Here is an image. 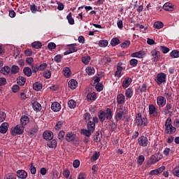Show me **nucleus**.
Wrapping results in <instances>:
<instances>
[{"instance_id": "f257e3e1", "label": "nucleus", "mask_w": 179, "mask_h": 179, "mask_svg": "<svg viewBox=\"0 0 179 179\" xmlns=\"http://www.w3.org/2000/svg\"><path fill=\"white\" fill-rule=\"evenodd\" d=\"M128 114V110H127V108L124 106H120V108L116 111L115 115V121H121L123 118L126 119V121H129V116L127 115Z\"/></svg>"}, {"instance_id": "f03ea898", "label": "nucleus", "mask_w": 179, "mask_h": 179, "mask_svg": "<svg viewBox=\"0 0 179 179\" xmlns=\"http://www.w3.org/2000/svg\"><path fill=\"white\" fill-rule=\"evenodd\" d=\"M155 80L158 86L164 85L167 82V75L164 73H159L155 78Z\"/></svg>"}, {"instance_id": "7ed1b4c3", "label": "nucleus", "mask_w": 179, "mask_h": 179, "mask_svg": "<svg viewBox=\"0 0 179 179\" xmlns=\"http://www.w3.org/2000/svg\"><path fill=\"white\" fill-rule=\"evenodd\" d=\"M136 124L137 127H147L148 119L146 117L142 118V115L141 113H138L136 117Z\"/></svg>"}, {"instance_id": "20e7f679", "label": "nucleus", "mask_w": 179, "mask_h": 179, "mask_svg": "<svg viewBox=\"0 0 179 179\" xmlns=\"http://www.w3.org/2000/svg\"><path fill=\"white\" fill-rule=\"evenodd\" d=\"M23 132H24V127L20 124H17L11 129V134H13V136L16 135H22Z\"/></svg>"}, {"instance_id": "39448f33", "label": "nucleus", "mask_w": 179, "mask_h": 179, "mask_svg": "<svg viewBox=\"0 0 179 179\" xmlns=\"http://www.w3.org/2000/svg\"><path fill=\"white\" fill-rule=\"evenodd\" d=\"M174 110V107H173V104L171 103H167L165 105V108L162 110L163 114H173V110Z\"/></svg>"}, {"instance_id": "423d86ee", "label": "nucleus", "mask_w": 179, "mask_h": 179, "mask_svg": "<svg viewBox=\"0 0 179 179\" xmlns=\"http://www.w3.org/2000/svg\"><path fill=\"white\" fill-rule=\"evenodd\" d=\"M138 141L139 146L146 147L149 144V140L148 139V137L145 136L139 137Z\"/></svg>"}, {"instance_id": "0eeeda50", "label": "nucleus", "mask_w": 179, "mask_h": 179, "mask_svg": "<svg viewBox=\"0 0 179 179\" xmlns=\"http://www.w3.org/2000/svg\"><path fill=\"white\" fill-rule=\"evenodd\" d=\"M117 104L122 106L125 104V95L124 94H119L116 98Z\"/></svg>"}, {"instance_id": "6e6552de", "label": "nucleus", "mask_w": 179, "mask_h": 179, "mask_svg": "<svg viewBox=\"0 0 179 179\" xmlns=\"http://www.w3.org/2000/svg\"><path fill=\"white\" fill-rule=\"evenodd\" d=\"M166 100L163 96H159L157 97V104L159 107H164L166 106Z\"/></svg>"}, {"instance_id": "1a4fd4ad", "label": "nucleus", "mask_w": 179, "mask_h": 179, "mask_svg": "<svg viewBox=\"0 0 179 179\" xmlns=\"http://www.w3.org/2000/svg\"><path fill=\"white\" fill-rule=\"evenodd\" d=\"M17 176L18 177V178H21V179L27 178V172H26V171L22 169L19 170L17 171Z\"/></svg>"}, {"instance_id": "9d476101", "label": "nucleus", "mask_w": 179, "mask_h": 179, "mask_svg": "<svg viewBox=\"0 0 179 179\" xmlns=\"http://www.w3.org/2000/svg\"><path fill=\"white\" fill-rule=\"evenodd\" d=\"M122 66H121V64H117L116 71L115 72V76L116 78H121V76H122Z\"/></svg>"}, {"instance_id": "9b49d317", "label": "nucleus", "mask_w": 179, "mask_h": 179, "mask_svg": "<svg viewBox=\"0 0 179 179\" xmlns=\"http://www.w3.org/2000/svg\"><path fill=\"white\" fill-rule=\"evenodd\" d=\"M51 109L52 111H55V113H58L61 110V104L58 102H53L51 105Z\"/></svg>"}, {"instance_id": "f8f14e48", "label": "nucleus", "mask_w": 179, "mask_h": 179, "mask_svg": "<svg viewBox=\"0 0 179 179\" xmlns=\"http://www.w3.org/2000/svg\"><path fill=\"white\" fill-rule=\"evenodd\" d=\"M43 138L46 141H51L54 138V134L50 131H46L43 133Z\"/></svg>"}, {"instance_id": "ddd939ff", "label": "nucleus", "mask_w": 179, "mask_h": 179, "mask_svg": "<svg viewBox=\"0 0 179 179\" xmlns=\"http://www.w3.org/2000/svg\"><path fill=\"white\" fill-rule=\"evenodd\" d=\"M97 99V96L96 95V92H90L87 94V101H95Z\"/></svg>"}, {"instance_id": "4468645a", "label": "nucleus", "mask_w": 179, "mask_h": 179, "mask_svg": "<svg viewBox=\"0 0 179 179\" xmlns=\"http://www.w3.org/2000/svg\"><path fill=\"white\" fill-rule=\"evenodd\" d=\"M131 57H132V58H143V57H145V52L138 51L134 52L131 55Z\"/></svg>"}, {"instance_id": "2eb2a0df", "label": "nucleus", "mask_w": 179, "mask_h": 179, "mask_svg": "<svg viewBox=\"0 0 179 179\" xmlns=\"http://www.w3.org/2000/svg\"><path fill=\"white\" fill-rule=\"evenodd\" d=\"M132 83V79L131 78H126L122 82V87L123 89H127V87H129V85Z\"/></svg>"}, {"instance_id": "dca6fc26", "label": "nucleus", "mask_w": 179, "mask_h": 179, "mask_svg": "<svg viewBox=\"0 0 179 179\" xmlns=\"http://www.w3.org/2000/svg\"><path fill=\"white\" fill-rule=\"evenodd\" d=\"M98 117L101 122H104L106 121V112L103 110H101L98 113Z\"/></svg>"}, {"instance_id": "f3484780", "label": "nucleus", "mask_w": 179, "mask_h": 179, "mask_svg": "<svg viewBox=\"0 0 179 179\" xmlns=\"http://www.w3.org/2000/svg\"><path fill=\"white\" fill-rule=\"evenodd\" d=\"M8 122H3L0 126V132L1 134H6L8 132Z\"/></svg>"}, {"instance_id": "a211bd4d", "label": "nucleus", "mask_w": 179, "mask_h": 179, "mask_svg": "<svg viewBox=\"0 0 179 179\" xmlns=\"http://www.w3.org/2000/svg\"><path fill=\"white\" fill-rule=\"evenodd\" d=\"M151 54L152 57V61H154V62H157V61H159V51L154 50L151 52Z\"/></svg>"}, {"instance_id": "6ab92c4d", "label": "nucleus", "mask_w": 179, "mask_h": 179, "mask_svg": "<svg viewBox=\"0 0 179 179\" xmlns=\"http://www.w3.org/2000/svg\"><path fill=\"white\" fill-rule=\"evenodd\" d=\"M166 133L169 135H173V134H176V127L171 126H168V127H166L165 129Z\"/></svg>"}, {"instance_id": "aec40b11", "label": "nucleus", "mask_w": 179, "mask_h": 179, "mask_svg": "<svg viewBox=\"0 0 179 179\" xmlns=\"http://www.w3.org/2000/svg\"><path fill=\"white\" fill-rule=\"evenodd\" d=\"M163 9L164 10H167L168 12H171V11L174 10V7L173 6L172 3H166L163 6Z\"/></svg>"}, {"instance_id": "412c9836", "label": "nucleus", "mask_w": 179, "mask_h": 179, "mask_svg": "<svg viewBox=\"0 0 179 179\" xmlns=\"http://www.w3.org/2000/svg\"><path fill=\"white\" fill-rule=\"evenodd\" d=\"M78 87V81L76 80H71L69 81V87L73 90L74 89H76Z\"/></svg>"}, {"instance_id": "4be33fe9", "label": "nucleus", "mask_w": 179, "mask_h": 179, "mask_svg": "<svg viewBox=\"0 0 179 179\" xmlns=\"http://www.w3.org/2000/svg\"><path fill=\"white\" fill-rule=\"evenodd\" d=\"M105 116L106 120H112L113 118V110H111V109L110 108H106V111H105Z\"/></svg>"}, {"instance_id": "5701e85b", "label": "nucleus", "mask_w": 179, "mask_h": 179, "mask_svg": "<svg viewBox=\"0 0 179 179\" xmlns=\"http://www.w3.org/2000/svg\"><path fill=\"white\" fill-rule=\"evenodd\" d=\"M20 123L21 127H23L24 128L25 125H27L29 124V117L27 116H23L20 119Z\"/></svg>"}, {"instance_id": "b1692460", "label": "nucleus", "mask_w": 179, "mask_h": 179, "mask_svg": "<svg viewBox=\"0 0 179 179\" xmlns=\"http://www.w3.org/2000/svg\"><path fill=\"white\" fill-rule=\"evenodd\" d=\"M87 129L94 132V129H96V124H94V123H93V122L92 121H89L87 124Z\"/></svg>"}, {"instance_id": "393cba45", "label": "nucleus", "mask_w": 179, "mask_h": 179, "mask_svg": "<svg viewBox=\"0 0 179 179\" xmlns=\"http://www.w3.org/2000/svg\"><path fill=\"white\" fill-rule=\"evenodd\" d=\"M76 135L73 133H68L66 135V141H68V142H72L73 141H75Z\"/></svg>"}, {"instance_id": "a878e982", "label": "nucleus", "mask_w": 179, "mask_h": 179, "mask_svg": "<svg viewBox=\"0 0 179 179\" xmlns=\"http://www.w3.org/2000/svg\"><path fill=\"white\" fill-rule=\"evenodd\" d=\"M125 96L127 99H131L134 96V90L131 88H128L125 91Z\"/></svg>"}, {"instance_id": "bb28decb", "label": "nucleus", "mask_w": 179, "mask_h": 179, "mask_svg": "<svg viewBox=\"0 0 179 179\" xmlns=\"http://www.w3.org/2000/svg\"><path fill=\"white\" fill-rule=\"evenodd\" d=\"M32 108L34 111H40V110H41V104L37 101H35L32 103Z\"/></svg>"}, {"instance_id": "cd10ccee", "label": "nucleus", "mask_w": 179, "mask_h": 179, "mask_svg": "<svg viewBox=\"0 0 179 179\" xmlns=\"http://www.w3.org/2000/svg\"><path fill=\"white\" fill-rule=\"evenodd\" d=\"M17 85H19L20 86H24V83H26V78L23 76H20L17 79Z\"/></svg>"}, {"instance_id": "c85d7f7f", "label": "nucleus", "mask_w": 179, "mask_h": 179, "mask_svg": "<svg viewBox=\"0 0 179 179\" xmlns=\"http://www.w3.org/2000/svg\"><path fill=\"white\" fill-rule=\"evenodd\" d=\"M63 75L65 76V78H70L71 77V69L69 67H65L63 69Z\"/></svg>"}, {"instance_id": "c756f323", "label": "nucleus", "mask_w": 179, "mask_h": 179, "mask_svg": "<svg viewBox=\"0 0 179 179\" xmlns=\"http://www.w3.org/2000/svg\"><path fill=\"white\" fill-rule=\"evenodd\" d=\"M1 73H3V75H9L10 73V67L8 66L3 67L1 70Z\"/></svg>"}, {"instance_id": "7c9ffc66", "label": "nucleus", "mask_w": 179, "mask_h": 179, "mask_svg": "<svg viewBox=\"0 0 179 179\" xmlns=\"http://www.w3.org/2000/svg\"><path fill=\"white\" fill-rule=\"evenodd\" d=\"M23 72H24V74L28 77L31 76L33 73L31 71V69H30V67H24L23 69Z\"/></svg>"}, {"instance_id": "2f4dec72", "label": "nucleus", "mask_w": 179, "mask_h": 179, "mask_svg": "<svg viewBox=\"0 0 179 179\" xmlns=\"http://www.w3.org/2000/svg\"><path fill=\"white\" fill-rule=\"evenodd\" d=\"M149 114L150 115H153L156 113V106L153 104H150L148 106Z\"/></svg>"}, {"instance_id": "473e14b6", "label": "nucleus", "mask_w": 179, "mask_h": 179, "mask_svg": "<svg viewBox=\"0 0 179 179\" xmlns=\"http://www.w3.org/2000/svg\"><path fill=\"white\" fill-rule=\"evenodd\" d=\"M81 134H83V135H85V136L89 138V136H90V135L93 134V132L89 130V129H81Z\"/></svg>"}, {"instance_id": "72a5a7b5", "label": "nucleus", "mask_w": 179, "mask_h": 179, "mask_svg": "<svg viewBox=\"0 0 179 179\" xmlns=\"http://www.w3.org/2000/svg\"><path fill=\"white\" fill-rule=\"evenodd\" d=\"M33 88L36 91V92H40L41 89H43V85L41 83L36 82L34 83Z\"/></svg>"}, {"instance_id": "f704fd0d", "label": "nucleus", "mask_w": 179, "mask_h": 179, "mask_svg": "<svg viewBox=\"0 0 179 179\" xmlns=\"http://www.w3.org/2000/svg\"><path fill=\"white\" fill-rule=\"evenodd\" d=\"M85 72L86 73H87V75L92 76V75H94L95 70L94 67L88 66L86 68Z\"/></svg>"}, {"instance_id": "c9c22d12", "label": "nucleus", "mask_w": 179, "mask_h": 179, "mask_svg": "<svg viewBox=\"0 0 179 179\" xmlns=\"http://www.w3.org/2000/svg\"><path fill=\"white\" fill-rule=\"evenodd\" d=\"M48 146L49 148H57V141L56 140H49V141H48Z\"/></svg>"}, {"instance_id": "e433bc0d", "label": "nucleus", "mask_w": 179, "mask_h": 179, "mask_svg": "<svg viewBox=\"0 0 179 179\" xmlns=\"http://www.w3.org/2000/svg\"><path fill=\"white\" fill-rule=\"evenodd\" d=\"M31 47L38 50L41 47H43V44L40 41H35L31 43Z\"/></svg>"}, {"instance_id": "4c0bfd02", "label": "nucleus", "mask_w": 179, "mask_h": 179, "mask_svg": "<svg viewBox=\"0 0 179 179\" xmlns=\"http://www.w3.org/2000/svg\"><path fill=\"white\" fill-rule=\"evenodd\" d=\"M76 47V43L69 45V51H70L71 54L72 52H76V51H78V48Z\"/></svg>"}, {"instance_id": "58836bf2", "label": "nucleus", "mask_w": 179, "mask_h": 179, "mask_svg": "<svg viewBox=\"0 0 179 179\" xmlns=\"http://www.w3.org/2000/svg\"><path fill=\"white\" fill-rule=\"evenodd\" d=\"M82 62L85 64V65H88L89 62H90V56L85 55L82 57Z\"/></svg>"}, {"instance_id": "ea45409f", "label": "nucleus", "mask_w": 179, "mask_h": 179, "mask_svg": "<svg viewBox=\"0 0 179 179\" xmlns=\"http://www.w3.org/2000/svg\"><path fill=\"white\" fill-rule=\"evenodd\" d=\"M37 131H38V129L36 127L31 129L28 132L29 136H34V135L37 134Z\"/></svg>"}, {"instance_id": "a19ab883", "label": "nucleus", "mask_w": 179, "mask_h": 179, "mask_svg": "<svg viewBox=\"0 0 179 179\" xmlns=\"http://www.w3.org/2000/svg\"><path fill=\"white\" fill-rule=\"evenodd\" d=\"M68 106L69 108H75L76 107V101L73 99H71L68 101Z\"/></svg>"}, {"instance_id": "79ce46f5", "label": "nucleus", "mask_w": 179, "mask_h": 179, "mask_svg": "<svg viewBox=\"0 0 179 179\" xmlns=\"http://www.w3.org/2000/svg\"><path fill=\"white\" fill-rule=\"evenodd\" d=\"M120 44V39L118 38H113L110 41V45L112 47H115V45H118Z\"/></svg>"}, {"instance_id": "37998d69", "label": "nucleus", "mask_w": 179, "mask_h": 179, "mask_svg": "<svg viewBox=\"0 0 179 179\" xmlns=\"http://www.w3.org/2000/svg\"><path fill=\"white\" fill-rule=\"evenodd\" d=\"M172 174L175 177H178L179 178V166H176L173 171H172Z\"/></svg>"}, {"instance_id": "c03bdc74", "label": "nucleus", "mask_w": 179, "mask_h": 179, "mask_svg": "<svg viewBox=\"0 0 179 179\" xmlns=\"http://www.w3.org/2000/svg\"><path fill=\"white\" fill-rule=\"evenodd\" d=\"M170 55L171 58H179V51L178 50H173L171 53Z\"/></svg>"}, {"instance_id": "a18cd8bd", "label": "nucleus", "mask_w": 179, "mask_h": 179, "mask_svg": "<svg viewBox=\"0 0 179 179\" xmlns=\"http://www.w3.org/2000/svg\"><path fill=\"white\" fill-rule=\"evenodd\" d=\"M99 45L102 48L107 47L108 45V41L107 40H101L99 42Z\"/></svg>"}, {"instance_id": "49530a36", "label": "nucleus", "mask_w": 179, "mask_h": 179, "mask_svg": "<svg viewBox=\"0 0 179 179\" xmlns=\"http://www.w3.org/2000/svg\"><path fill=\"white\" fill-rule=\"evenodd\" d=\"M19 66L13 65L10 69L11 73L15 75V73H17L19 72Z\"/></svg>"}, {"instance_id": "de8ad7c7", "label": "nucleus", "mask_w": 179, "mask_h": 179, "mask_svg": "<svg viewBox=\"0 0 179 179\" xmlns=\"http://www.w3.org/2000/svg\"><path fill=\"white\" fill-rule=\"evenodd\" d=\"M101 138H102L101 134H100V133H99V132H96L95 134V136L94 138V141L95 142H100V141H101Z\"/></svg>"}, {"instance_id": "09e8293b", "label": "nucleus", "mask_w": 179, "mask_h": 179, "mask_svg": "<svg viewBox=\"0 0 179 179\" xmlns=\"http://www.w3.org/2000/svg\"><path fill=\"white\" fill-rule=\"evenodd\" d=\"M150 164H155V163H157L158 159L155 155H152L150 158Z\"/></svg>"}, {"instance_id": "8fccbe9b", "label": "nucleus", "mask_w": 179, "mask_h": 179, "mask_svg": "<svg viewBox=\"0 0 179 179\" xmlns=\"http://www.w3.org/2000/svg\"><path fill=\"white\" fill-rule=\"evenodd\" d=\"M129 45H131V41H129V40L125 41L124 42L122 43V44H121L122 48H128V47H129Z\"/></svg>"}, {"instance_id": "3c124183", "label": "nucleus", "mask_w": 179, "mask_h": 179, "mask_svg": "<svg viewBox=\"0 0 179 179\" xmlns=\"http://www.w3.org/2000/svg\"><path fill=\"white\" fill-rule=\"evenodd\" d=\"M62 125H64V122L63 121H59L56 124L55 128L57 131H59V129H61V128H62Z\"/></svg>"}, {"instance_id": "603ef678", "label": "nucleus", "mask_w": 179, "mask_h": 179, "mask_svg": "<svg viewBox=\"0 0 179 179\" xmlns=\"http://www.w3.org/2000/svg\"><path fill=\"white\" fill-rule=\"evenodd\" d=\"M66 19L69 23H75V20L72 17V13H69V15L66 16Z\"/></svg>"}, {"instance_id": "864d4df0", "label": "nucleus", "mask_w": 179, "mask_h": 179, "mask_svg": "<svg viewBox=\"0 0 179 179\" xmlns=\"http://www.w3.org/2000/svg\"><path fill=\"white\" fill-rule=\"evenodd\" d=\"M143 162H145V156L140 155L138 157V160H137L138 164H139V166H141L142 164V163H143Z\"/></svg>"}, {"instance_id": "5fc2aeb1", "label": "nucleus", "mask_w": 179, "mask_h": 179, "mask_svg": "<svg viewBox=\"0 0 179 179\" xmlns=\"http://www.w3.org/2000/svg\"><path fill=\"white\" fill-rule=\"evenodd\" d=\"M64 136H65V131H60L58 134V139L60 141V142H62Z\"/></svg>"}, {"instance_id": "6e6d98bb", "label": "nucleus", "mask_w": 179, "mask_h": 179, "mask_svg": "<svg viewBox=\"0 0 179 179\" xmlns=\"http://www.w3.org/2000/svg\"><path fill=\"white\" fill-rule=\"evenodd\" d=\"M31 68L33 72H34V73H37V72H38V71H40V69L37 64H32L31 66Z\"/></svg>"}, {"instance_id": "4d7b16f0", "label": "nucleus", "mask_w": 179, "mask_h": 179, "mask_svg": "<svg viewBox=\"0 0 179 179\" xmlns=\"http://www.w3.org/2000/svg\"><path fill=\"white\" fill-rule=\"evenodd\" d=\"M6 118V113L5 112H0V122H3Z\"/></svg>"}, {"instance_id": "13d9d810", "label": "nucleus", "mask_w": 179, "mask_h": 179, "mask_svg": "<svg viewBox=\"0 0 179 179\" xmlns=\"http://www.w3.org/2000/svg\"><path fill=\"white\" fill-rule=\"evenodd\" d=\"M43 76L45 79H50L51 78V71H45L43 72Z\"/></svg>"}, {"instance_id": "bf43d9fd", "label": "nucleus", "mask_w": 179, "mask_h": 179, "mask_svg": "<svg viewBox=\"0 0 179 179\" xmlns=\"http://www.w3.org/2000/svg\"><path fill=\"white\" fill-rule=\"evenodd\" d=\"M129 64L131 65V66H136V65H138V59H131L130 61H129Z\"/></svg>"}, {"instance_id": "052dcab7", "label": "nucleus", "mask_w": 179, "mask_h": 179, "mask_svg": "<svg viewBox=\"0 0 179 179\" xmlns=\"http://www.w3.org/2000/svg\"><path fill=\"white\" fill-rule=\"evenodd\" d=\"M26 62L28 65L31 66L33 65V62H34V59H33V57H27L26 59Z\"/></svg>"}, {"instance_id": "680f3d73", "label": "nucleus", "mask_w": 179, "mask_h": 179, "mask_svg": "<svg viewBox=\"0 0 179 179\" xmlns=\"http://www.w3.org/2000/svg\"><path fill=\"white\" fill-rule=\"evenodd\" d=\"M30 171L31 174H36V173H37V169H36L33 163L31 164Z\"/></svg>"}, {"instance_id": "e2e57ef3", "label": "nucleus", "mask_w": 179, "mask_h": 179, "mask_svg": "<svg viewBox=\"0 0 179 179\" xmlns=\"http://www.w3.org/2000/svg\"><path fill=\"white\" fill-rule=\"evenodd\" d=\"M4 179H16V176L13 173H8L6 175Z\"/></svg>"}, {"instance_id": "0e129e2a", "label": "nucleus", "mask_w": 179, "mask_h": 179, "mask_svg": "<svg viewBox=\"0 0 179 179\" xmlns=\"http://www.w3.org/2000/svg\"><path fill=\"white\" fill-rule=\"evenodd\" d=\"M99 156H100V153L95 152V153L92 155V159L94 162H96V160H97V159H99Z\"/></svg>"}, {"instance_id": "69168bd1", "label": "nucleus", "mask_w": 179, "mask_h": 179, "mask_svg": "<svg viewBox=\"0 0 179 179\" xmlns=\"http://www.w3.org/2000/svg\"><path fill=\"white\" fill-rule=\"evenodd\" d=\"M171 117H168L165 122V127L166 128L171 127Z\"/></svg>"}, {"instance_id": "338daca9", "label": "nucleus", "mask_w": 179, "mask_h": 179, "mask_svg": "<svg viewBox=\"0 0 179 179\" xmlns=\"http://www.w3.org/2000/svg\"><path fill=\"white\" fill-rule=\"evenodd\" d=\"M30 9L32 13H36L37 12V6H36V4H32L30 6Z\"/></svg>"}, {"instance_id": "774afa93", "label": "nucleus", "mask_w": 179, "mask_h": 179, "mask_svg": "<svg viewBox=\"0 0 179 179\" xmlns=\"http://www.w3.org/2000/svg\"><path fill=\"white\" fill-rule=\"evenodd\" d=\"M95 89L97 92H101L103 90V84H96Z\"/></svg>"}]
</instances>
